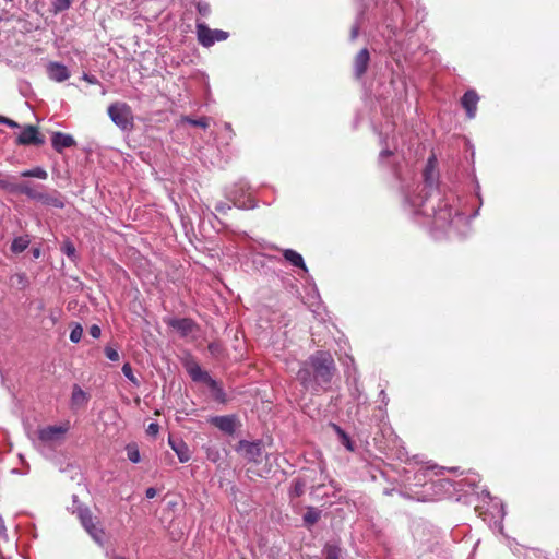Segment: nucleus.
Instances as JSON below:
<instances>
[{"mask_svg": "<svg viewBox=\"0 0 559 559\" xmlns=\"http://www.w3.org/2000/svg\"><path fill=\"white\" fill-rule=\"evenodd\" d=\"M336 367L329 352L318 350L302 362L297 372V380L302 388L313 393L326 389L331 383Z\"/></svg>", "mask_w": 559, "mask_h": 559, "instance_id": "obj_1", "label": "nucleus"}, {"mask_svg": "<svg viewBox=\"0 0 559 559\" xmlns=\"http://www.w3.org/2000/svg\"><path fill=\"white\" fill-rule=\"evenodd\" d=\"M69 428V423L60 426H47L39 428L37 431L38 441L40 444L49 448L60 445L63 442Z\"/></svg>", "mask_w": 559, "mask_h": 559, "instance_id": "obj_2", "label": "nucleus"}, {"mask_svg": "<svg viewBox=\"0 0 559 559\" xmlns=\"http://www.w3.org/2000/svg\"><path fill=\"white\" fill-rule=\"evenodd\" d=\"M108 116L111 121L121 130H130L133 126L131 108L126 103H114L108 107Z\"/></svg>", "mask_w": 559, "mask_h": 559, "instance_id": "obj_3", "label": "nucleus"}, {"mask_svg": "<svg viewBox=\"0 0 559 559\" xmlns=\"http://www.w3.org/2000/svg\"><path fill=\"white\" fill-rule=\"evenodd\" d=\"M72 512L78 515L82 526L86 530V532L95 540L100 542L104 532L93 522V516L90 509L83 504L78 503Z\"/></svg>", "mask_w": 559, "mask_h": 559, "instance_id": "obj_4", "label": "nucleus"}, {"mask_svg": "<svg viewBox=\"0 0 559 559\" xmlns=\"http://www.w3.org/2000/svg\"><path fill=\"white\" fill-rule=\"evenodd\" d=\"M197 36L199 43L203 47H210L216 41H222L228 38V33L222 29H211L204 23H197Z\"/></svg>", "mask_w": 559, "mask_h": 559, "instance_id": "obj_5", "label": "nucleus"}, {"mask_svg": "<svg viewBox=\"0 0 559 559\" xmlns=\"http://www.w3.org/2000/svg\"><path fill=\"white\" fill-rule=\"evenodd\" d=\"M209 421L228 436H233L238 426V418L236 415L213 416Z\"/></svg>", "mask_w": 559, "mask_h": 559, "instance_id": "obj_6", "label": "nucleus"}, {"mask_svg": "<svg viewBox=\"0 0 559 559\" xmlns=\"http://www.w3.org/2000/svg\"><path fill=\"white\" fill-rule=\"evenodd\" d=\"M435 225L438 228H444L445 226L452 223L453 216L457 214L456 211H453L447 203L439 205V209L436 210L431 207Z\"/></svg>", "mask_w": 559, "mask_h": 559, "instance_id": "obj_7", "label": "nucleus"}, {"mask_svg": "<svg viewBox=\"0 0 559 559\" xmlns=\"http://www.w3.org/2000/svg\"><path fill=\"white\" fill-rule=\"evenodd\" d=\"M5 188L12 193L24 194L28 199L37 201V202L40 198V194L44 192V191L37 189L36 187L32 186L29 182H20V183L10 182V183L5 185Z\"/></svg>", "mask_w": 559, "mask_h": 559, "instance_id": "obj_8", "label": "nucleus"}, {"mask_svg": "<svg viewBox=\"0 0 559 559\" xmlns=\"http://www.w3.org/2000/svg\"><path fill=\"white\" fill-rule=\"evenodd\" d=\"M16 142L20 145H41L45 140L39 134L36 127L26 126L19 134Z\"/></svg>", "mask_w": 559, "mask_h": 559, "instance_id": "obj_9", "label": "nucleus"}, {"mask_svg": "<svg viewBox=\"0 0 559 559\" xmlns=\"http://www.w3.org/2000/svg\"><path fill=\"white\" fill-rule=\"evenodd\" d=\"M237 450L241 451L242 455L249 462H259L262 456V447L260 442H249L241 440Z\"/></svg>", "mask_w": 559, "mask_h": 559, "instance_id": "obj_10", "label": "nucleus"}, {"mask_svg": "<svg viewBox=\"0 0 559 559\" xmlns=\"http://www.w3.org/2000/svg\"><path fill=\"white\" fill-rule=\"evenodd\" d=\"M51 145L55 151L61 153L66 148L75 146L76 142L71 134L57 131L51 135Z\"/></svg>", "mask_w": 559, "mask_h": 559, "instance_id": "obj_11", "label": "nucleus"}, {"mask_svg": "<svg viewBox=\"0 0 559 559\" xmlns=\"http://www.w3.org/2000/svg\"><path fill=\"white\" fill-rule=\"evenodd\" d=\"M478 100L479 97L474 90L465 92L461 98V104L466 110V115L469 119H473L476 115Z\"/></svg>", "mask_w": 559, "mask_h": 559, "instance_id": "obj_12", "label": "nucleus"}, {"mask_svg": "<svg viewBox=\"0 0 559 559\" xmlns=\"http://www.w3.org/2000/svg\"><path fill=\"white\" fill-rule=\"evenodd\" d=\"M370 61V53L367 48H362L355 57L354 60V74L360 79L367 71Z\"/></svg>", "mask_w": 559, "mask_h": 559, "instance_id": "obj_13", "label": "nucleus"}, {"mask_svg": "<svg viewBox=\"0 0 559 559\" xmlns=\"http://www.w3.org/2000/svg\"><path fill=\"white\" fill-rule=\"evenodd\" d=\"M49 79L56 82H63L70 78V71L60 62H49L47 66Z\"/></svg>", "mask_w": 559, "mask_h": 559, "instance_id": "obj_14", "label": "nucleus"}, {"mask_svg": "<svg viewBox=\"0 0 559 559\" xmlns=\"http://www.w3.org/2000/svg\"><path fill=\"white\" fill-rule=\"evenodd\" d=\"M168 325L180 333L181 336H188L195 329V322L189 318L170 319Z\"/></svg>", "mask_w": 559, "mask_h": 559, "instance_id": "obj_15", "label": "nucleus"}, {"mask_svg": "<svg viewBox=\"0 0 559 559\" xmlns=\"http://www.w3.org/2000/svg\"><path fill=\"white\" fill-rule=\"evenodd\" d=\"M90 400L88 394L82 390L78 384L72 388V394L70 399V406L72 409H80L87 405Z\"/></svg>", "mask_w": 559, "mask_h": 559, "instance_id": "obj_16", "label": "nucleus"}, {"mask_svg": "<svg viewBox=\"0 0 559 559\" xmlns=\"http://www.w3.org/2000/svg\"><path fill=\"white\" fill-rule=\"evenodd\" d=\"M38 202L43 203L44 205L56 207V209L64 207V199L61 195V193L58 192L57 190H53L51 192L44 191L40 194Z\"/></svg>", "mask_w": 559, "mask_h": 559, "instance_id": "obj_17", "label": "nucleus"}, {"mask_svg": "<svg viewBox=\"0 0 559 559\" xmlns=\"http://www.w3.org/2000/svg\"><path fill=\"white\" fill-rule=\"evenodd\" d=\"M168 443H169L170 448L174 450V452L177 454V456L181 463H186L190 460V457H191L190 450H189L188 445L181 439H178V438L175 439V438L169 437Z\"/></svg>", "mask_w": 559, "mask_h": 559, "instance_id": "obj_18", "label": "nucleus"}, {"mask_svg": "<svg viewBox=\"0 0 559 559\" xmlns=\"http://www.w3.org/2000/svg\"><path fill=\"white\" fill-rule=\"evenodd\" d=\"M188 372L193 381H203L205 382L210 388H216L217 381L210 377V374L206 371H203L201 367L197 364L189 367Z\"/></svg>", "mask_w": 559, "mask_h": 559, "instance_id": "obj_19", "label": "nucleus"}, {"mask_svg": "<svg viewBox=\"0 0 559 559\" xmlns=\"http://www.w3.org/2000/svg\"><path fill=\"white\" fill-rule=\"evenodd\" d=\"M284 259L293 266L299 267L304 273H308V269L305 264L304 258L300 253L293 249H283L282 250Z\"/></svg>", "mask_w": 559, "mask_h": 559, "instance_id": "obj_20", "label": "nucleus"}, {"mask_svg": "<svg viewBox=\"0 0 559 559\" xmlns=\"http://www.w3.org/2000/svg\"><path fill=\"white\" fill-rule=\"evenodd\" d=\"M435 163H436V158L430 157L428 159L426 169L424 171L425 187L429 188V189H433V186H435V177H436Z\"/></svg>", "mask_w": 559, "mask_h": 559, "instance_id": "obj_21", "label": "nucleus"}, {"mask_svg": "<svg viewBox=\"0 0 559 559\" xmlns=\"http://www.w3.org/2000/svg\"><path fill=\"white\" fill-rule=\"evenodd\" d=\"M330 427L337 435L340 442L348 450L354 451V444L349 436L336 424L330 423Z\"/></svg>", "mask_w": 559, "mask_h": 559, "instance_id": "obj_22", "label": "nucleus"}, {"mask_svg": "<svg viewBox=\"0 0 559 559\" xmlns=\"http://www.w3.org/2000/svg\"><path fill=\"white\" fill-rule=\"evenodd\" d=\"M325 559H340L342 556L341 547L335 543H326L322 549Z\"/></svg>", "mask_w": 559, "mask_h": 559, "instance_id": "obj_23", "label": "nucleus"}, {"mask_svg": "<svg viewBox=\"0 0 559 559\" xmlns=\"http://www.w3.org/2000/svg\"><path fill=\"white\" fill-rule=\"evenodd\" d=\"M307 483L302 478H296L292 481V486L289 489V497L292 499L298 498L305 493Z\"/></svg>", "mask_w": 559, "mask_h": 559, "instance_id": "obj_24", "label": "nucleus"}, {"mask_svg": "<svg viewBox=\"0 0 559 559\" xmlns=\"http://www.w3.org/2000/svg\"><path fill=\"white\" fill-rule=\"evenodd\" d=\"M321 516V511L314 507H308L306 513L302 516L306 526L316 524Z\"/></svg>", "mask_w": 559, "mask_h": 559, "instance_id": "obj_25", "label": "nucleus"}, {"mask_svg": "<svg viewBox=\"0 0 559 559\" xmlns=\"http://www.w3.org/2000/svg\"><path fill=\"white\" fill-rule=\"evenodd\" d=\"M24 178H38L45 180L48 178V173L43 167H35L21 173Z\"/></svg>", "mask_w": 559, "mask_h": 559, "instance_id": "obj_26", "label": "nucleus"}, {"mask_svg": "<svg viewBox=\"0 0 559 559\" xmlns=\"http://www.w3.org/2000/svg\"><path fill=\"white\" fill-rule=\"evenodd\" d=\"M28 245L29 239L27 237H16L11 243V251L14 253H21L28 247Z\"/></svg>", "mask_w": 559, "mask_h": 559, "instance_id": "obj_27", "label": "nucleus"}, {"mask_svg": "<svg viewBox=\"0 0 559 559\" xmlns=\"http://www.w3.org/2000/svg\"><path fill=\"white\" fill-rule=\"evenodd\" d=\"M61 251L62 253H64L71 261H76L78 260V254H76V249H75V246L74 243L67 239L66 241H63L62 246H61Z\"/></svg>", "mask_w": 559, "mask_h": 559, "instance_id": "obj_28", "label": "nucleus"}, {"mask_svg": "<svg viewBox=\"0 0 559 559\" xmlns=\"http://www.w3.org/2000/svg\"><path fill=\"white\" fill-rule=\"evenodd\" d=\"M127 456L132 463H139L141 460L139 448L135 443H129L126 447Z\"/></svg>", "mask_w": 559, "mask_h": 559, "instance_id": "obj_29", "label": "nucleus"}, {"mask_svg": "<svg viewBox=\"0 0 559 559\" xmlns=\"http://www.w3.org/2000/svg\"><path fill=\"white\" fill-rule=\"evenodd\" d=\"M182 121L188 123V124H190V126L200 127V128H203V129H206L209 127V119L206 117H202V118H199V119H193V118H190V117H183Z\"/></svg>", "mask_w": 559, "mask_h": 559, "instance_id": "obj_30", "label": "nucleus"}, {"mask_svg": "<svg viewBox=\"0 0 559 559\" xmlns=\"http://www.w3.org/2000/svg\"><path fill=\"white\" fill-rule=\"evenodd\" d=\"M71 7V0H52V12L58 14Z\"/></svg>", "mask_w": 559, "mask_h": 559, "instance_id": "obj_31", "label": "nucleus"}, {"mask_svg": "<svg viewBox=\"0 0 559 559\" xmlns=\"http://www.w3.org/2000/svg\"><path fill=\"white\" fill-rule=\"evenodd\" d=\"M12 284L15 285L19 289H25L28 286V278L26 274L19 273L12 277Z\"/></svg>", "mask_w": 559, "mask_h": 559, "instance_id": "obj_32", "label": "nucleus"}, {"mask_svg": "<svg viewBox=\"0 0 559 559\" xmlns=\"http://www.w3.org/2000/svg\"><path fill=\"white\" fill-rule=\"evenodd\" d=\"M122 373L123 376L129 380L131 381L133 384H135L136 386L139 385V381L138 379L135 378V376L133 374V370H132V367L129 362H126L123 366H122Z\"/></svg>", "mask_w": 559, "mask_h": 559, "instance_id": "obj_33", "label": "nucleus"}, {"mask_svg": "<svg viewBox=\"0 0 559 559\" xmlns=\"http://www.w3.org/2000/svg\"><path fill=\"white\" fill-rule=\"evenodd\" d=\"M83 329L80 324H75L70 332V341L72 343H79L82 338Z\"/></svg>", "mask_w": 559, "mask_h": 559, "instance_id": "obj_34", "label": "nucleus"}, {"mask_svg": "<svg viewBox=\"0 0 559 559\" xmlns=\"http://www.w3.org/2000/svg\"><path fill=\"white\" fill-rule=\"evenodd\" d=\"M104 352H105L106 357L110 361H118L120 359V355H119L118 350L111 346H106Z\"/></svg>", "mask_w": 559, "mask_h": 559, "instance_id": "obj_35", "label": "nucleus"}, {"mask_svg": "<svg viewBox=\"0 0 559 559\" xmlns=\"http://www.w3.org/2000/svg\"><path fill=\"white\" fill-rule=\"evenodd\" d=\"M229 199L233 201V205L239 209H252L255 206L254 202L252 200H248L247 202H240L239 200H236L235 198L229 197Z\"/></svg>", "mask_w": 559, "mask_h": 559, "instance_id": "obj_36", "label": "nucleus"}, {"mask_svg": "<svg viewBox=\"0 0 559 559\" xmlns=\"http://www.w3.org/2000/svg\"><path fill=\"white\" fill-rule=\"evenodd\" d=\"M197 10L201 15L207 16L211 12V7L207 2L199 1L197 3Z\"/></svg>", "mask_w": 559, "mask_h": 559, "instance_id": "obj_37", "label": "nucleus"}, {"mask_svg": "<svg viewBox=\"0 0 559 559\" xmlns=\"http://www.w3.org/2000/svg\"><path fill=\"white\" fill-rule=\"evenodd\" d=\"M207 348H209V352H210L212 355H214V356H218V355H221V353H222V350H223V349H222L221 344H219V343H215V342L210 343V344H209V346H207Z\"/></svg>", "mask_w": 559, "mask_h": 559, "instance_id": "obj_38", "label": "nucleus"}, {"mask_svg": "<svg viewBox=\"0 0 559 559\" xmlns=\"http://www.w3.org/2000/svg\"><path fill=\"white\" fill-rule=\"evenodd\" d=\"M230 209H231V205L224 203V202H219L215 205V211L221 214H226Z\"/></svg>", "mask_w": 559, "mask_h": 559, "instance_id": "obj_39", "label": "nucleus"}, {"mask_svg": "<svg viewBox=\"0 0 559 559\" xmlns=\"http://www.w3.org/2000/svg\"><path fill=\"white\" fill-rule=\"evenodd\" d=\"M211 390L214 391L216 400L221 402L225 401V392L223 391L218 383L216 388H211Z\"/></svg>", "mask_w": 559, "mask_h": 559, "instance_id": "obj_40", "label": "nucleus"}, {"mask_svg": "<svg viewBox=\"0 0 559 559\" xmlns=\"http://www.w3.org/2000/svg\"><path fill=\"white\" fill-rule=\"evenodd\" d=\"M159 431V425L157 423H151L146 429L147 435L156 436Z\"/></svg>", "mask_w": 559, "mask_h": 559, "instance_id": "obj_41", "label": "nucleus"}, {"mask_svg": "<svg viewBox=\"0 0 559 559\" xmlns=\"http://www.w3.org/2000/svg\"><path fill=\"white\" fill-rule=\"evenodd\" d=\"M88 333L92 337L94 338H98L102 334V330L97 325V324H93L90 330H88Z\"/></svg>", "mask_w": 559, "mask_h": 559, "instance_id": "obj_42", "label": "nucleus"}, {"mask_svg": "<svg viewBox=\"0 0 559 559\" xmlns=\"http://www.w3.org/2000/svg\"><path fill=\"white\" fill-rule=\"evenodd\" d=\"M82 79L90 84H98V79L95 75L83 73Z\"/></svg>", "mask_w": 559, "mask_h": 559, "instance_id": "obj_43", "label": "nucleus"}, {"mask_svg": "<svg viewBox=\"0 0 559 559\" xmlns=\"http://www.w3.org/2000/svg\"><path fill=\"white\" fill-rule=\"evenodd\" d=\"M0 123L7 124V126H9L11 128H17L19 127V124L15 121H13V120H11V119H9L7 117H3V116H0Z\"/></svg>", "mask_w": 559, "mask_h": 559, "instance_id": "obj_44", "label": "nucleus"}, {"mask_svg": "<svg viewBox=\"0 0 559 559\" xmlns=\"http://www.w3.org/2000/svg\"><path fill=\"white\" fill-rule=\"evenodd\" d=\"M358 33H359V25L358 24L353 25V27L350 29V39L355 40L358 37Z\"/></svg>", "mask_w": 559, "mask_h": 559, "instance_id": "obj_45", "label": "nucleus"}, {"mask_svg": "<svg viewBox=\"0 0 559 559\" xmlns=\"http://www.w3.org/2000/svg\"><path fill=\"white\" fill-rule=\"evenodd\" d=\"M156 493H157V491L153 487L147 488L145 491V496L147 499H153L156 496Z\"/></svg>", "mask_w": 559, "mask_h": 559, "instance_id": "obj_46", "label": "nucleus"}, {"mask_svg": "<svg viewBox=\"0 0 559 559\" xmlns=\"http://www.w3.org/2000/svg\"><path fill=\"white\" fill-rule=\"evenodd\" d=\"M391 155H392V151H390V150H383V151L380 152V158L381 159H383L385 157H389Z\"/></svg>", "mask_w": 559, "mask_h": 559, "instance_id": "obj_47", "label": "nucleus"}, {"mask_svg": "<svg viewBox=\"0 0 559 559\" xmlns=\"http://www.w3.org/2000/svg\"><path fill=\"white\" fill-rule=\"evenodd\" d=\"M5 532V524L3 518L0 515V534Z\"/></svg>", "mask_w": 559, "mask_h": 559, "instance_id": "obj_48", "label": "nucleus"}, {"mask_svg": "<svg viewBox=\"0 0 559 559\" xmlns=\"http://www.w3.org/2000/svg\"><path fill=\"white\" fill-rule=\"evenodd\" d=\"M39 254H40V250H39V249H34V251H33V255H34L35 258H38V257H39Z\"/></svg>", "mask_w": 559, "mask_h": 559, "instance_id": "obj_49", "label": "nucleus"}, {"mask_svg": "<svg viewBox=\"0 0 559 559\" xmlns=\"http://www.w3.org/2000/svg\"><path fill=\"white\" fill-rule=\"evenodd\" d=\"M421 212H423V214H425V215H427V216H429V215H430V213H429V212H428V210H426V209H425V210H421Z\"/></svg>", "mask_w": 559, "mask_h": 559, "instance_id": "obj_50", "label": "nucleus"}, {"mask_svg": "<svg viewBox=\"0 0 559 559\" xmlns=\"http://www.w3.org/2000/svg\"><path fill=\"white\" fill-rule=\"evenodd\" d=\"M78 503V496H73V504L75 506Z\"/></svg>", "mask_w": 559, "mask_h": 559, "instance_id": "obj_51", "label": "nucleus"}, {"mask_svg": "<svg viewBox=\"0 0 559 559\" xmlns=\"http://www.w3.org/2000/svg\"><path fill=\"white\" fill-rule=\"evenodd\" d=\"M112 559H126V558H124V557L117 556V557H114Z\"/></svg>", "mask_w": 559, "mask_h": 559, "instance_id": "obj_52", "label": "nucleus"}, {"mask_svg": "<svg viewBox=\"0 0 559 559\" xmlns=\"http://www.w3.org/2000/svg\"><path fill=\"white\" fill-rule=\"evenodd\" d=\"M225 127H226V129H227L228 131H231V130H230V124H228V123H227Z\"/></svg>", "mask_w": 559, "mask_h": 559, "instance_id": "obj_53", "label": "nucleus"}]
</instances>
